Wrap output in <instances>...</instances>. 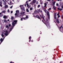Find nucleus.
I'll list each match as a JSON object with an SVG mask.
<instances>
[{
    "label": "nucleus",
    "mask_w": 63,
    "mask_h": 63,
    "mask_svg": "<svg viewBox=\"0 0 63 63\" xmlns=\"http://www.w3.org/2000/svg\"><path fill=\"white\" fill-rule=\"evenodd\" d=\"M48 23H49V21H48V20H47V19L46 20V25H47V28L49 29V28H50V26L49 24H48Z\"/></svg>",
    "instance_id": "1"
},
{
    "label": "nucleus",
    "mask_w": 63,
    "mask_h": 63,
    "mask_svg": "<svg viewBox=\"0 0 63 63\" xmlns=\"http://www.w3.org/2000/svg\"><path fill=\"white\" fill-rule=\"evenodd\" d=\"M19 7L20 8L21 11H23L24 12H25L24 7L23 5H20Z\"/></svg>",
    "instance_id": "2"
},
{
    "label": "nucleus",
    "mask_w": 63,
    "mask_h": 63,
    "mask_svg": "<svg viewBox=\"0 0 63 63\" xmlns=\"http://www.w3.org/2000/svg\"><path fill=\"white\" fill-rule=\"evenodd\" d=\"M17 20H14L13 21V22L12 23V25L13 26H15V24L16 23V22H17Z\"/></svg>",
    "instance_id": "3"
},
{
    "label": "nucleus",
    "mask_w": 63,
    "mask_h": 63,
    "mask_svg": "<svg viewBox=\"0 0 63 63\" xmlns=\"http://www.w3.org/2000/svg\"><path fill=\"white\" fill-rule=\"evenodd\" d=\"M19 14H17V13H15V17H19L20 16H21V15H19Z\"/></svg>",
    "instance_id": "4"
},
{
    "label": "nucleus",
    "mask_w": 63,
    "mask_h": 63,
    "mask_svg": "<svg viewBox=\"0 0 63 63\" xmlns=\"http://www.w3.org/2000/svg\"><path fill=\"white\" fill-rule=\"evenodd\" d=\"M42 15H40V16L41 18H43V20L44 21H45V18H44V17H43V16H44V15H43V14H42Z\"/></svg>",
    "instance_id": "5"
},
{
    "label": "nucleus",
    "mask_w": 63,
    "mask_h": 63,
    "mask_svg": "<svg viewBox=\"0 0 63 63\" xmlns=\"http://www.w3.org/2000/svg\"><path fill=\"white\" fill-rule=\"evenodd\" d=\"M47 16H48V19L49 20L50 19V15H49V12L47 11Z\"/></svg>",
    "instance_id": "6"
},
{
    "label": "nucleus",
    "mask_w": 63,
    "mask_h": 63,
    "mask_svg": "<svg viewBox=\"0 0 63 63\" xmlns=\"http://www.w3.org/2000/svg\"><path fill=\"white\" fill-rule=\"evenodd\" d=\"M39 10H37L35 11L34 13V14H38L39 13Z\"/></svg>",
    "instance_id": "7"
},
{
    "label": "nucleus",
    "mask_w": 63,
    "mask_h": 63,
    "mask_svg": "<svg viewBox=\"0 0 63 63\" xmlns=\"http://www.w3.org/2000/svg\"><path fill=\"white\" fill-rule=\"evenodd\" d=\"M35 17H37V18H38L39 19H40V20H41V18H40V17L38 15H37L35 16Z\"/></svg>",
    "instance_id": "8"
},
{
    "label": "nucleus",
    "mask_w": 63,
    "mask_h": 63,
    "mask_svg": "<svg viewBox=\"0 0 63 63\" xmlns=\"http://www.w3.org/2000/svg\"><path fill=\"white\" fill-rule=\"evenodd\" d=\"M28 18V17L27 16H26V17L23 18V19H24V20H26Z\"/></svg>",
    "instance_id": "9"
},
{
    "label": "nucleus",
    "mask_w": 63,
    "mask_h": 63,
    "mask_svg": "<svg viewBox=\"0 0 63 63\" xmlns=\"http://www.w3.org/2000/svg\"><path fill=\"white\" fill-rule=\"evenodd\" d=\"M0 17H2L3 16V15L2 14V13H0Z\"/></svg>",
    "instance_id": "10"
},
{
    "label": "nucleus",
    "mask_w": 63,
    "mask_h": 63,
    "mask_svg": "<svg viewBox=\"0 0 63 63\" xmlns=\"http://www.w3.org/2000/svg\"><path fill=\"white\" fill-rule=\"evenodd\" d=\"M4 41V39H3L2 38H1L0 39V42L1 43H2V42Z\"/></svg>",
    "instance_id": "11"
},
{
    "label": "nucleus",
    "mask_w": 63,
    "mask_h": 63,
    "mask_svg": "<svg viewBox=\"0 0 63 63\" xmlns=\"http://www.w3.org/2000/svg\"><path fill=\"white\" fill-rule=\"evenodd\" d=\"M57 9L58 10H59L60 11H62V8H61L60 9V8H57Z\"/></svg>",
    "instance_id": "12"
},
{
    "label": "nucleus",
    "mask_w": 63,
    "mask_h": 63,
    "mask_svg": "<svg viewBox=\"0 0 63 63\" xmlns=\"http://www.w3.org/2000/svg\"><path fill=\"white\" fill-rule=\"evenodd\" d=\"M44 8H46L47 7V4L46 3H45L44 4Z\"/></svg>",
    "instance_id": "13"
},
{
    "label": "nucleus",
    "mask_w": 63,
    "mask_h": 63,
    "mask_svg": "<svg viewBox=\"0 0 63 63\" xmlns=\"http://www.w3.org/2000/svg\"><path fill=\"white\" fill-rule=\"evenodd\" d=\"M56 22L58 23H59V21L58 19H57L56 20Z\"/></svg>",
    "instance_id": "14"
},
{
    "label": "nucleus",
    "mask_w": 63,
    "mask_h": 63,
    "mask_svg": "<svg viewBox=\"0 0 63 63\" xmlns=\"http://www.w3.org/2000/svg\"><path fill=\"white\" fill-rule=\"evenodd\" d=\"M36 0H33L32 1L33 3H36Z\"/></svg>",
    "instance_id": "15"
},
{
    "label": "nucleus",
    "mask_w": 63,
    "mask_h": 63,
    "mask_svg": "<svg viewBox=\"0 0 63 63\" xmlns=\"http://www.w3.org/2000/svg\"><path fill=\"white\" fill-rule=\"evenodd\" d=\"M14 19V17L13 16H12L11 17V19L12 20H13Z\"/></svg>",
    "instance_id": "16"
},
{
    "label": "nucleus",
    "mask_w": 63,
    "mask_h": 63,
    "mask_svg": "<svg viewBox=\"0 0 63 63\" xmlns=\"http://www.w3.org/2000/svg\"><path fill=\"white\" fill-rule=\"evenodd\" d=\"M16 12L17 14H19L18 13H19V11L18 10H17L16 11Z\"/></svg>",
    "instance_id": "17"
},
{
    "label": "nucleus",
    "mask_w": 63,
    "mask_h": 63,
    "mask_svg": "<svg viewBox=\"0 0 63 63\" xmlns=\"http://www.w3.org/2000/svg\"><path fill=\"white\" fill-rule=\"evenodd\" d=\"M8 34H7V33H4V35H5V36L4 37L5 38V37H6V36H8Z\"/></svg>",
    "instance_id": "18"
},
{
    "label": "nucleus",
    "mask_w": 63,
    "mask_h": 63,
    "mask_svg": "<svg viewBox=\"0 0 63 63\" xmlns=\"http://www.w3.org/2000/svg\"><path fill=\"white\" fill-rule=\"evenodd\" d=\"M4 2V5H6V2H5V1L4 0H2Z\"/></svg>",
    "instance_id": "19"
},
{
    "label": "nucleus",
    "mask_w": 63,
    "mask_h": 63,
    "mask_svg": "<svg viewBox=\"0 0 63 63\" xmlns=\"http://www.w3.org/2000/svg\"><path fill=\"white\" fill-rule=\"evenodd\" d=\"M31 37L30 36V37H29V42H30V41H31Z\"/></svg>",
    "instance_id": "20"
},
{
    "label": "nucleus",
    "mask_w": 63,
    "mask_h": 63,
    "mask_svg": "<svg viewBox=\"0 0 63 63\" xmlns=\"http://www.w3.org/2000/svg\"><path fill=\"white\" fill-rule=\"evenodd\" d=\"M3 34H4V33L3 32L2 34H1V36L2 37H4V35Z\"/></svg>",
    "instance_id": "21"
},
{
    "label": "nucleus",
    "mask_w": 63,
    "mask_h": 63,
    "mask_svg": "<svg viewBox=\"0 0 63 63\" xmlns=\"http://www.w3.org/2000/svg\"><path fill=\"white\" fill-rule=\"evenodd\" d=\"M6 13V11L5 10H4L2 12H1V13Z\"/></svg>",
    "instance_id": "22"
},
{
    "label": "nucleus",
    "mask_w": 63,
    "mask_h": 63,
    "mask_svg": "<svg viewBox=\"0 0 63 63\" xmlns=\"http://www.w3.org/2000/svg\"><path fill=\"white\" fill-rule=\"evenodd\" d=\"M3 17L4 18H6L7 17L5 16H4Z\"/></svg>",
    "instance_id": "23"
},
{
    "label": "nucleus",
    "mask_w": 63,
    "mask_h": 63,
    "mask_svg": "<svg viewBox=\"0 0 63 63\" xmlns=\"http://www.w3.org/2000/svg\"><path fill=\"white\" fill-rule=\"evenodd\" d=\"M6 34H8V31H6L5 32Z\"/></svg>",
    "instance_id": "24"
},
{
    "label": "nucleus",
    "mask_w": 63,
    "mask_h": 63,
    "mask_svg": "<svg viewBox=\"0 0 63 63\" xmlns=\"http://www.w3.org/2000/svg\"><path fill=\"white\" fill-rule=\"evenodd\" d=\"M6 28H8V29H9V26L8 25H6Z\"/></svg>",
    "instance_id": "25"
},
{
    "label": "nucleus",
    "mask_w": 63,
    "mask_h": 63,
    "mask_svg": "<svg viewBox=\"0 0 63 63\" xmlns=\"http://www.w3.org/2000/svg\"><path fill=\"white\" fill-rule=\"evenodd\" d=\"M27 7H28V8H29V4H28V3H27Z\"/></svg>",
    "instance_id": "26"
},
{
    "label": "nucleus",
    "mask_w": 63,
    "mask_h": 63,
    "mask_svg": "<svg viewBox=\"0 0 63 63\" xmlns=\"http://www.w3.org/2000/svg\"><path fill=\"white\" fill-rule=\"evenodd\" d=\"M14 26H13V27L12 28H11L10 29V32H11V31H12V29H13V27H14Z\"/></svg>",
    "instance_id": "27"
},
{
    "label": "nucleus",
    "mask_w": 63,
    "mask_h": 63,
    "mask_svg": "<svg viewBox=\"0 0 63 63\" xmlns=\"http://www.w3.org/2000/svg\"><path fill=\"white\" fill-rule=\"evenodd\" d=\"M24 12H23V11H22L21 12V15H22V13H23V14H24Z\"/></svg>",
    "instance_id": "28"
},
{
    "label": "nucleus",
    "mask_w": 63,
    "mask_h": 63,
    "mask_svg": "<svg viewBox=\"0 0 63 63\" xmlns=\"http://www.w3.org/2000/svg\"><path fill=\"white\" fill-rule=\"evenodd\" d=\"M53 8L54 9V10H56V8H55V6H54L53 7Z\"/></svg>",
    "instance_id": "29"
},
{
    "label": "nucleus",
    "mask_w": 63,
    "mask_h": 63,
    "mask_svg": "<svg viewBox=\"0 0 63 63\" xmlns=\"http://www.w3.org/2000/svg\"><path fill=\"white\" fill-rule=\"evenodd\" d=\"M5 8H8V5H6L5 6Z\"/></svg>",
    "instance_id": "30"
},
{
    "label": "nucleus",
    "mask_w": 63,
    "mask_h": 63,
    "mask_svg": "<svg viewBox=\"0 0 63 63\" xmlns=\"http://www.w3.org/2000/svg\"><path fill=\"white\" fill-rule=\"evenodd\" d=\"M26 11L27 12H29V10H28V9H26Z\"/></svg>",
    "instance_id": "31"
},
{
    "label": "nucleus",
    "mask_w": 63,
    "mask_h": 63,
    "mask_svg": "<svg viewBox=\"0 0 63 63\" xmlns=\"http://www.w3.org/2000/svg\"><path fill=\"white\" fill-rule=\"evenodd\" d=\"M40 5H38L37 8H39L40 7Z\"/></svg>",
    "instance_id": "32"
},
{
    "label": "nucleus",
    "mask_w": 63,
    "mask_h": 63,
    "mask_svg": "<svg viewBox=\"0 0 63 63\" xmlns=\"http://www.w3.org/2000/svg\"><path fill=\"white\" fill-rule=\"evenodd\" d=\"M2 1L0 0V4H2Z\"/></svg>",
    "instance_id": "33"
},
{
    "label": "nucleus",
    "mask_w": 63,
    "mask_h": 63,
    "mask_svg": "<svg viewBox=\"0 0 63 63\" xmlns=\"http://www.w3.org/2000/svg\"><path fill=\"white\" fill-rule=\"evenodd\" d=\"M23 18H21V21H22V19H23Z\"/></svg>",
    "instance_id": "34"
},
{
    "label": "nucleus",
    "mask_w": 63,
    "mask_h": 63,
    "mask_svg": "<svg viewBox=\"0 0 63 63\" xmlns=\"http://www.w3.org/2000/svg\"><path fill=\"white\" fill-rule=\"evenodd\" d=\"M45 12V13H46V14H47V11L46 10L45 11H44Z\"/></svg>",
    "instance_id": "35"
},
{
    "label": "nucleus",
    "mask_w": 63,
    "mask_h": 63,
    "mask_svg": "<svg viewBox=\"0 0 63 63\" xmlns=\"http://www.w3.org/2000/svg\"><path fill=\"white\" fill-rule=\"evenodd\" d=\"M34 14H34V13L33 14V17H36V16H35V15H34Z\"/></svg>",
    "instance_id": "36"
},
{
    "label": "nucleus",
    "mask_w": 63,
    "mask_h": 63,
    "mask_svg": "<svg viewBox=\"0 0 63 63\" xmlns=\"http://www.w3.org/2000/svg\"><path fill=\"white\" fill-rule=\"evenodd\" d=\"M13 6L12 5V6H11V7H10V8L11 9H12V8H13Z\"/></svg>",
    "instance_id": "37"
},
{
    "label": "nucleus",
    "mask_w": 63,
    "mask_h": 63,
    "mask_svg": "<svg viewBox=\"0 0 63 63\" xmlns=\"http://www.w3.org/2000/svg\"><path fill=\"white\" fill-rule=\"evenodd\" d=\"M54 18L55 19H56V16H54Z\"/></svg>",
    "instance_id": "38"
},
{
    "label": "nucleus",
    "mask_w": 63,
    "mask_h": 63,
    "mask_svg": "<svg viewBox=\"0 0 63 63\" xmlns=\"http://www.w3.org/2000/svg\"><path fill=\"white\" fill-rule=\"evenodd\" d=\"M31 4V3L30 4V5H29V8H30V7H31V5H30V4Z\"/></svg>",
    "instance_id": "39"
},
{
    "label": "nucleus",
    "mask_w": 63,
    "mask_h": 63,
    "mask_svg": "<svg viewBox=\"0 0 63 63\" xmlns=\"http://www.w3.org/2000/svg\"><path fill=\"white\" fill-rule=\"evenodd\" d=\"M55 3H56V2H53V4L54 5V4H55Z\"/></svg>",
    "instance_id": "40"
},
{
    "label": "nucleus",
    "mask_w": 63,
    "mask_h": 63,
    "mask_svg": "<svg viewBox=\"0 0 63 63\" xmlns=\"http://www.w3.org/2000/svg\"><path fill=\"white\" fill-rule=\"evenodd\" d=\"M40 12L41 13V15H42V14H43V12H42V11H41Z\"/></svg>",
    "instance_id": "41"
},
{
    "label": "nucleus",
    "mask_w": 63,
    "mask_h": 63,
    "mask_svg": "<svg viewBox=\"0 0 63 63\" xmlns=\"http://www.w3.org/2000/svg\"><path fill=\"white\" fill-rule=\"evenodd\" d=\"M56 14L55 13L54 14V16H56Z\"/></svg>",
    "instance_id": "42"
},
{
    "label": "nucleus",
    "mask_w": 63,
    "mask_h": 63,
    "mask_svg": "<svg viewBox=\"0 0 63 63\" xmlns=\"http://www.w3.org/2000/svg\"><path fill=\"white\" fill-rule=\"evenodd\" d=\"M51 10V8H50L49 9H48V11H49V10Z\"/></svg>",
    "instance_id": "43"
},
{
    "label": "nucleus",
    "mask_w": 63,
    "mask_h": 63,
    "mask_svg": "<svg viewBox=\"0 0 63 63\" xmlns=\"http://www.w3.org/2000/svg\"><path fill=\"white\" fill-rule=\"evenodd\" d=\"M4 22H7V20H5L4 21Z\"/></svg>",
    "instance_id": "44"
},
{
    "label": "nucleus",
    "mask_w": 63,
    "mask_h": 63,
    "mask_svg": "<svg viewBox=\"0 0 63 63\" xmlns=\"http://www.w3.org/2000/svg\"><path fill=\"white\" fill-rule=\"evenodd\" d=\"M62 26H61L60 27V29H61V28H62Z\"/></svg>",
    "instance_id": "45"
},
{
    "label": "nucleus",
    "mask_w": 63,
    "mask_h": 63,
    "mask_svg": "<svg viewBox=\"0 0 63 63\" xmlns=\"http://www.w3.org/2000/svg\"><path fill=\"white\" fill-rule=\"evenodd\" d=\"M43 11H45L46 10L45 9V8L43 9Z\"/></svg>",
    "instance_id": "46"
},
{
    "label": "nucleus",
    "mask_w": 63,
    "mask_h": 63,
    "mask_svg": "<svg viewBox=\"0 0 63 63\" xmlns=\"http://www.w3.org/2000/svg\"><path fill=\"white\" fill-rule=\"evenodd\" d=\"M8 13H10V10H9V9L8 10Z\"/></svg>",
    "instance_id": "47"
},
{
    "label": "nucleus",
    "mask_w": 63,
    "mask_h": 63,
    "mask_svg": "<svg viewBox=\"0 0 63 63\" xmlns=\"http://www.w3.org/2000/svg\"><path fill=\"white\" fill-rule=\"evenodd\" d=\"M59 14L58 13L57 15V16H59Z\"/></svg>",
    "instance_id": "48"
},
{
    "label": "nucleus",
    "mask_w": 63,
    "mask_h": 63,
    "mask_svg": "<svg viewBox=\"0 0 63 63\" xmlns=\"http://www.w3.org/2000/svg\"><path fill=\"white\" fill-rule=\"evenodd\" d=\"M13 13V11H11V14H12V13Z\"/></svg>",
    "instance_id": "49"
},
{
    "label": "nucleus",
    "mask_w": 63,
    "mask_h": 63,
    "mask_svg": "<svg viewBox=\"0 0 63 63\" xmlns=\"http://www.w3.org/2000/svg\"><path fill=\"white\" fill-rule=\"evenodd\" d=\"M56 6H58V4L57 3L56 4Z\"/></svg>",
    "instance_id": "50"
},
{
    "label": "nucleus",
    "mask_w": 63,
    "mask_h": 63,
    "mask_svg": "<svg viewBox=\"0 0 63 63\" xmlns=\"http://www.w3.org/2000/svg\"><path fill=\"white\" fill-rule=\"evenodd\" d=\"M60 17V16H58V18H59V17Z\"/></svg>",
    "instance_id": "51"
},
{
    "label": "nucleus",
    "mask_w": 63,
    "mask_h": 63,
    "mask_svg": "<svg viewBox=\"0 0 63 63\" xmlns=\"http://www.w3.org/2000/svg\"><path fill=\"white\" fill-rule=\"evenodd\" d=\"M61 8L62 9H63V5L62 6Z\"/></svg>",
    "instance_id": "52"
},
{
    "label": "nucleus",
    "mask_w": 63,
    "mask_h": 63,
    "mask_svg": "<svg viewBox=\"0 0 63 63\" xmlns=\"http://www.w3.org/2000/svg\"><path fill=\"white\" fill-rule=\"evenodd\" d=\"M0 6L2 7V5H1V4H0Z\"/></svg>",
    "instance_id": "53"
},
{
    "label": "nucleus",
    "mask_w": 63,
    "mask_h": 63,
    "mask_svg": "<svg viewBox=\"0 0 63 63\" xmlns=\"http://www.w3.org/2000/svg\"><path fill=\"white\" fill-rule=\"evenodd\" d=\"M30 10H31H31H32V7L30 8Z\"/></svg>",
    "instance_id": "54"
},
{
    "label": "nucleus",
    "mask_w": 63,
    "mask_h": 63,
    "mask_svg": "<svg viewBox=\"0 0 63 63\" xmlns=\"http://www.w3.org/2000/svg\"><path fill=\"white\" fill-rule=\"evenodd\" d=\"M42 21L43 22V23H44V24H46L45 23H44V21H43V20H42Z\"/></svg>",
    "instance_id": "55"
},
{
    "label": "nucleus",
    "mask_w": 63,
    "mask_h": 63,
    "mask_svg": "<svg viewBox=\"0 0 63 63\" xmlns=\"http://www.w3.org/2000/svg\"><path fill=\"white\" fill-rule=\"evenodd\" d=\"M9 27H10V26H11V24H9Z\"/></svg>",
    "instance_id": "56"
},
{
    "label": "nucleus",
    "mask_w": 63,
    "mask_h": 63,
    "mask_svg": "<svg viewBox=\"0 0 63 63\" xmlns=\"http://www.w3.org/2000/svg\"><path fill=\"white\" fill-rule=\"evenodd\" d=\"M48 1H49V2L50 1V0H47Z\"/></svg>",
    "instance_id": "57"
},
{
    "label": "nucleus",
    "mask_w": 63,
    "mask_h": 63,
    "mask_svg": "<svg viewBox=\"0 0 63 63\" xmlns=\"http://www.w3.org/2000/svg\"><path fill=\"white\" fill-rule=\"evenodd\" d=\"M10 63H14V62H10Z\"/></svg>",
    "instance_id": "58"
},
{
    "label": "nucleus",
    "mask_w": 63,
    "mask_h": 63,
    "mask_svg": "<svg viewBox=\"0 0 63 63\" xmlns=\"http://www.w3.org/2000/svg\"><path fill=\"white\" fill-rule=\"evenodd\" d=\"M60 63H63V62H60Z\"/></svg>",
    "instance_id": "59"
},
{
    "label": "nucleus",
    "mask_w": 63,
    "mask_h": 63,
    "mask_svg": "<svg viewBox=\"0 0 63 63\" xmlns=\"http://www.w3.org/2000/svg\"><path fill=\"white\" fill-rule=\"evenodd\" d=\"M62 18H63V15L62 16Z\"/></svg>",
    "instance_id": "60"
},
{
    "label": "nucleus",
    "mask_w": 63,
    "mask_h": 63,
    "mask_svg": "<svg viewBox=\"0 0 63 63\" xmlns=\"http://www.w3.org/2000/svg\"><path fill=\"white\" fill-rule=\"evenodd\" d=\"M38 4V2H37L36 3V4Z\"/></svg>",
    "instance_id": "61"
},
{
    "label": "nucleus",
    "mask_w": 63,
    "mask_h": 63,
    "mask_svg": "<svg viewBox=\"0 0 63 63\" xmlns=\"http://www.w3.org/2000/svg\"><path fill=\"white\" fill-rule=\"evenodd\" d=\"M10 4H13V3L11 2H10Z\"/></svg>",
    "instance_id": "62"
},
{
    "label": "nucleus",
    "mask_w": 63,
    "mask_h": 63,
    "mask_svg": "<svg viewBox=\"0 0 63 63\" xmlns=\"http://www.w3.org/2000/svg\"><path fill=\"white\" fill-rule=\"evenodd\" d=\"M25 7H26V4H25Z\"/></svg>",
    "instance_id": "63"
},
{
    "label": "nucleus",
    "mask_w": 63,
    "mask_h": 63,
    "mask_svg": "<svg viewBox=\"0 0 63 63\" xmlns=\"http://www.w3.org/2000/svg\"><path fill=\"white\" fill-rule=\"evenodd\" d=\"M28 2V1H27L26 2V4Z\"/></svg>",
    "instance_id": "64"
}]
</instances>
